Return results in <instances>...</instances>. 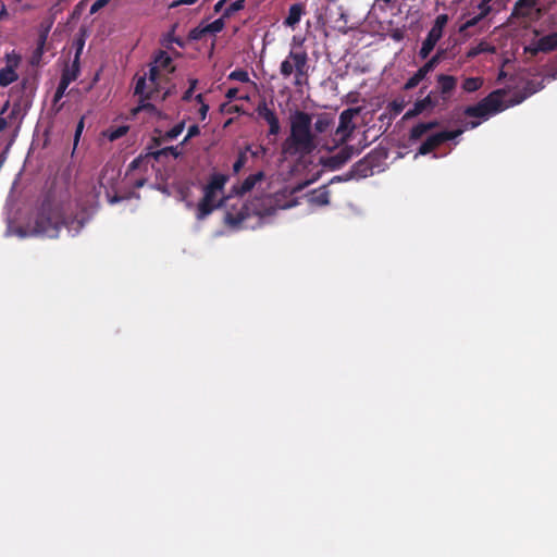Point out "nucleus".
Segmentation results:
<instances>
[{
    "mask_svg": "<svg viewBox=\"0 0 557 557\" xmlns=\"http://www.w3.org/2000/svg\"><path fill=\"white\" fill-rule=\"evenodd\" d=\"M542 88V83L529 81L522 90L516 91L507 101L504 100V96L507 94L506 89L493 90L476 104L467 107L465 109V114L471 117H486L488 115L497 114L510 107L520 104Z\"/></svg>",
    "mask_w": 557,
    "mask_h": 557,
    "instance_id": "obj_1",
    "label": "nucleus"
},
{
    "mask_svg": "<svg viewBox=\"0 0 557 557\" xmlns=\"http://www.w3.org/2000/svg\"><path fill=\"white\" fill-rule=\"evenodd\" d=\"M312 119L305 111L296 110L290 116V134L282 144V154L285 157H305L315 148L314 135L311 132Z\"/></svg>",
    "mask_w": 557,
    "mask_h": 557,
    "instance_id": "obj_2",
    "label": "nucleus"
},
{
    "mask_svg": "<svg viewBox=\"0 0 557 557\" xmlns=\"http://www.w3.org/2000/svg\"><path fill=\"white\" fill-rule=\"evenodd\" d=\"M74 224H76V232L84 226V223L78 220L66 221L62 207L51 197H46L38 209L33 230L38 235L57 238L62 226L71 227Z\"/></svg>",
    "mask_w": 557,
    "mask_h": 557,
    "instance_id": "obj_3",
    "label": "nucleus"
},
{
    "mask_svg": "<svg viewBox=\"0 0 557 557\" xmlns=\"http://www.w3.org/2000/svg\"><path fill=\"white\" fill-rule=\"evenodd\" d=\"M230 177L226 174L213 173L209 176L202 188L203 196L196 208V219L201 221L210 215L215 209L221 208L226 198L223 196L224 187Z\"/></svg>",
    "mask_w": 557,
    "mask_h": 557,
    "instance_id": "obj_4",
    "label": "nucleus"
},
{
    "mask_svg": "<svg viewBox=\"0 0 557 557\" xmlns=\"http://www.w3.org/2000/svg\"><path fill=\"white\" fill-rule=\"evenodd\" d=\"M275 212V208L272 206V198L264 196L256 198L250 205L240 202L239 209L232 208L225 212L224 222L233 227L240 228L243 223L251 215L268 216Z\"/></svg>",
    "mask_w": 557,
    "mask_h": 557,
    "instance_id": "obj_5",
    "label": "nucleus"
},
{
    "mask_svg": "<svg viewBox=\"0 0 557 557\" xmlns=\"http://www.w3.org/2000/svg\"><path fill=\"white\" fill-rule=\"evenodd\" d=\"M309 55L300 46L298 49H292L280 65V73L284 78L294 75L293 84L301 87L308 83L309 78Z\"/></svg>",
    "mask_w": 557,
    "mask_h": 557,
    "instance_id": "obj_6",
    "label": "nucleus"
},
{
    "mask_svg": "<svg viewBox=\"0 0 557 557\" xmlns=\"http://www.w3.org/2000/svg\"><path fill=\"white\" fill-rule=\"evenodd\" d=\"M448 22V15L447 14H440L436 16L434 24L432 28L429 30L425 39L422 42V46L419 50V57L424 60L426 59L438 40L443 36V30Z\"/></svg>",
    "mask_w": 557,
    "mask_h": 557,
    "instance_id": "obj_7",
    "label": "nucleus"
},
{
    "mask_svg": "<svg viewBox=\"0 0 557 557\" xmlns=\"http://www.w3.org/2000/svg\"><path fill=\"white\" fill-rule=\"evenodd\" d=\"M361 112V108H348L344 110L339 114V121L338 126L335 131V139L339 141L341 144L346 143L350 136L352 135L354 131L356 129V124L354 123V117L359 115Z\"/></svg>",
    "mask_w": 557,
    "mask_h": 557,
    "instance_id": "obj_8",
    "label": "nucleus"
},
{
    "mask_svg": "<svg viewBox=\"0 0 557 557\" xmlns=\"http://www.w3.org/2000/svg\"><path fill=\"white\" fill-rule=\"evenodd\" d=\"M461 134L462 129L442 131L440 133L432 134L421 144V146L418 149V153L422 156L429 154L445 141L455 139Z\"/></svg>",
    "mask_w": 557,
    "mask_h": 557,
    "instance_id": "obj_9",
    "label": "nucleus"
},
{
    "mask_svg": "<svg viewBox=\"0 0 557 557\" xmlns=\"http://www.w3.org/2000/svg\"><path fill=\"white\" fill-rule=\"evenodd\" d=\"M444 57V50H438L430 60H428L404 85L405 90L413 89L422 82L426 75L432 72Z\"/></svg>",
    "mask_w": 557,
    "mask_h": 557,
    "instance_id": "obj_10",
    "label": "nucleus"
},
{
    "mask_svg": "<svg viewBox=\"0 0 557 557\" xmlns=\"http://www.w3.org/2000/svg\"><path fill=\"white\" fill-rule=\"evenodd\" d=\"M354 153L355 149L352 146H344L337 152L321 158V163L330 170H338L351 159Z\"/></svg>",
    "mask_w": 557,
    "mask_h": 557,
    "instance_id": "obj_11",
    "label": "nucleus"
},
{
    "mask_svg": "<svg viewBox=\"0 0 557 557\" xmlns=\"http://www.w3.org/2000/svg\"><path fill=\"white\" fill-rule=\"evenodd\" d=\"M434 92L431 91L423 99H419L413 103V107L409 109L403 116V120H411L424 111H432L437 104L438 101L433 97Z\"/></svg>",
    "mask_w": 557,
    "mask_h": 557,
    "instance_id": "obj_12",
    "label": "nucleus"
},
{
    "mask_svg": "<svg viewBox=\"0 0 557 557\" xmlns=\"http://www.w3.org/2000/svg\"><path fill=\"white\" fill-rule=\"evenodd\" d=\"M159 92V88L152 87L147 81V76H136L134 96H138L139 100H152Z\"/></svg>",
    "mask_w": 557,
    "mask_h": 557,
    "instance_id": "obj_13",
    "label": "nucleus"
},
{
    "mask_svg": "<svg viewBox=\"0 0 557 557\" xmlns=\"http://www.w3.org/2000/svg\"><path fill=\"white\" fill-rule=\"evenodd\" d=\"M263 178H264L263 171H259L257 173L250 174L240 184L234 185L232 187V191L236 196H243V195L249 193L250 190H252V188L257 185V183L263 181Z\"/></svg>",
    "mask_w": 557,
    "mask_h": 557,
    "instance_id": "obj_14",
    "label": "nucleus"
},
{
    "mask_svg": "<svg viewBox=\"0 0 557 557\" xmlns=\"http://www.w3.org/2000/svg\"><path fill=\"white\" fill-rule=\"evenodd\" d=\"M536 4L537 0H518L512 8L510 20L530 17Z\"/></svg>",
    "mask_w": 557,
    "mask_h": 557,
    "instance_id": "obj_15",
    "label": "nucleus"
},
{
    "mask_svg": "<svg viewBox=\"0 0 557 557\" xmlns=\"http://www.w3.org/2000/svg\"><path fill=\"white\" fill-rule=\"evenodd\" d=\"M437 87L443 100L449 99L451 92L457 86V77L447 74H440L436 77Z\"/></svg>",
    "mask_w": 557,
    "mask_h": 557,
    "instance_id": "obj_16",
    "label": "nucleus"
},
{
    "mask_svg": "<svg viewBox=\"0 0 557 557\" xmlns=\"http://www.w3.org/2000/svg\"><path fill=\"white\" fill-rule=\"evenodd\" d=\"M372 173L373 162L370 160V156H367L351 166L349 177H367Z\"/></svg>",
    "mask_w": 557,
    "mask_h": 557,
    "instance_id": "obj_17",
    "label": "nucleus"
},
{
    "mask_svg": "<svg viewBox=\"0 0 557 557\" xmlns=\"http://www.w3.org/2000/svg\"><path fill=\"white\" fill-rule=\"evenodd\" d=\"M440 126V122L437 120L429 121V122H420L414 125L409 132V140L417 141L422 138L429 131H432Z\"/></svg>",
    "mask_w": 557,
    "mask_h": 557,
    "instance_id": "obj_18",
    "label": "nucleus"
},
{
    "mask_svg": "<svg viewBox=\"0 0 557 557\" xmlns=\"http://www.w3.org/2000/svg\"><path fill=\"white\" fill-rule=\"evenodd\" d=\"M305 14V5L302 3H294L289 7L288 14L283 24L287 27L294 28Z\"/></svg>",
    "mask_w": 557,
    "mask_h": 557,
    "instance_id": "obj_19",
    "label": "nucleus"
},
{
    "mask_svg": "<svg viewBox=\"0 0 557 557\" xmlns=\"http://www.w3.org/2000/svg\"><path fill=\"white\" fill-rule=\"evenodd\" d=\"M81 73V61H78V55H74V59L71 64H66L62 71L61 78L66 83L71 84L76 81Z\"/></svg>",
    "mask_w": 557,
    "mask_h": 557,
    "instance_id": "obj_20",
    "label": "nucleus"
},
{
    "mask_svg": "<svg viewBox=\"0 0 557 557\" xmlns=\"http://www.w3.org/2000/svg\"><path fill=\"white\" fill-rule=\"evenodd\" d=\"M141 111H146L150 115H153L159 120L165 119V114H163L154 104L149 102V100H144V99L139 100L138 106L133 108L131 113H132V115L136 116Z\"/></svg>",
    "mask_w": 557,
    "mask_h": 557,
    "instance_id": "obj_21",
    "label": "nucleus"
},
{
    "mask_svg": "<svg viewBox=\"0 0 557 557\" xmlns=\"http://www.w3.org/2000/svg\"><path fill=\"white\" fill-rule=\"evenodd\" d=\"M248 153H250V156L252 158H257L259 156L260 151H258V150L252 151L250 146H246V148L244 150H240L237 156L236 161L233 164V173L234 174H238L243 170V168L246 165V163L248 162Z\"/></svg>",
    "mask_w": 557,
    "mask_h": 557,
    "instance_id": "obj_22",
    "label": "nucleus"
},
{
    "mask_svg": "<svg viewBox=\"0 0 557 557\" xmlns=\"http://www.w3.org/2000/svg\"><path fill=\"white\" fill-rule=\"evenodd\" d=\"M557 49V32L545 35L537 40L536 51L550 52Z\"/></svg>",
    "mask_w": 557,
    "mask_h": 557,
    "instance_id": "obj_23",
    "label": "nucleus"
},
{
    "mask_svg": "<svg viewBox=\"0 0 557 557\" xmlns=\"http://www.w3.org/2000/svg\"><path fill=\"white\" fill-rule=\"evenodd\" d=\"M309 201L317 206H326L330 202V190L321 187L310 194Z\"/></svg>",
    "mask_w": 557,
    "mask_h": 557,
    "instance_id": "obj_24",
    "label": "nucleus"
},
{
    "mask_svg": "<svg viewBox=\"0 0 557 557\" xmlns=\"http://www.w3.org/2000/svg\"><path fill=\"white\" fill-rule=\"evenodd\" d=\"M17 79L14 69L7 65L0 70V86L7 87Z\"/></svg>",
    "mask_w": 557,
    "mask_h": 557,
    "instance_id": "obj_25",
    "label": "nucleus"
},
{
    "mask_svg": "<svg viewBox=\"0 0 557 557\" xmlns=\"http://www.w3.org/2000/svg\"><path fill=\"white\" fill-rule=\"evenodd\" d=\"M483 78L482 77H467L462 82V89L466 92H474L479 90L483 86Z\"/></svg>",
    "mask_w": 557,
    "mask_h": 557,
    "instance_id": "obj_26",
    "label": "nucleus"
},
{
    "mask_svg": "<svg viewBox=\"0 0 557 557\" xmlns=\"http://www.w3.org/2000/svg\"><path fill=\"white\" fill-rule=\"evenodd\" d=\"M334 120L327 114H321L315 123H314V129L318 133H325L329 131V128L333 125Z\"/></svg>",
    "mask_w": 557,
    "mask_h": 557,
    "instance_id": "obj_27",
    "label": "nucleus"
},
{
    "mask_svg": "<svg viewBox=\"0 0 557 557\" xmlns=\"http://www.w3.org/2000/svg\"><path fill=\"white\" fill-rule=\"evenodd\" d=\"M181 151L178 150V146H170V147H165V148H162L156 152H153V158L156 160H160L162 157H168V156H172L174 159L178 158L181 156Z\"/></svg>",
    "mask_w": 557,
    "mask_h": 557,
    "instance_id": "obj_28",
    "label": "nucleus"
},
{
    "mask_svg": "<svg viewBox=\"0 0 557 557\" xmlns=\"http://www.w3.org/2000/svg\"><path fill=\"white\" fill-rule=\"evenodd\" d=\"M493 51H494L493 47H491L485 41H481L475 47H472L471 49H469V51L467 52V58L472 59V58H475L476 55H479L481 53L493 52Z\"/></svg>",
    "mask_w": 557,
    "mask_h": 557,
    "instance_id": "obj_29",
    "label": "nucleus"
},
{
    "mask_svg": "<svg viewBox=\"0 0 557 557\" xmlns=\"http://www.w3.org/2000/svg\"><path fill=\"white\" fill-rule=\"evenodd\" d=\"M154 63L158 69H168L172 64V59L165 51L160 50L154 58Z\"/></svg>",
    "mask_w": 557,
    "mask_h": 557,
    "instance_id": "obj_30",
    "label": "nucleus"
},
{
    "mask_svg": "<svg viewBox=\"0 0 557 557\" xmlns=\"http://www.w3.org/2000/svg\"><path fill=\"white\" fill-rule=\"evenodd\" d=\"M224 18L225 17H220V18H216L215 21H213L212 23L208 24L205 26V30H207V34L210 33V34H216V33H220L223 30L224 26H225V23H224Z\"/></svg>",
    "mask_w": 557,
    "mask_h": 557,
    "instance_id": "obj_31",
    "label": "nucleus"
},
{
    "mask_svg": "<svg viewBox=\"0 0 557 557\" xmlns=\"http://www.w3.org/2000/svg\"><path fill=\"white\" fill-rule=\"evenodd\" d=\"M480 13L472 18L468 20L461 27L460 32H463L468 28L474 27L480 21H482L484 17H486L490 13H484L483 9H479Z\"/></svg>",
    "mask_w": 557,
    "mask_h": 557,
    "instance_id": "obj_32",
    "label": "nucleus"
},
{
    "mask_svg": "<svg viewBox=\"0 0 557 557\" xmlns=\"http://www.w3.org/2000/svg\"><path fill=\"white\" fill-rule=\"evenodd\" d=\"M246 0H236L235 2L231 3L224 11L223 17L228 18L231 17L235 12L240 11L245 7Z\"/></svg>",
    "mask_w": 557,
    "mask_h": 557,
    "instance_id": "obj_33",
    "label": "nucleus"
},
{
    "mask_svg": "<svg viewBox=\"0 0 557 557\" xmlns=\"http://www.w3.org/2000/svg\"><path fill=\"white\" fill-rule=\"evenodd\" d=\"M228 79L237 81V82H242V83H248L249 75H248L247 71L237 69L230 73Z\"/></svg>",
    "mask_w": 557,
    "mask_h": 557,
    "instance_id": "obj_34",
    "label": "nucleus"
},
{
    "mask_svg": "<svg viewBox=\"0 0 557 557\" xmlns=\"http://www.w3.org/2000/svg\"><path fill=\"white\" fill-rule=\"evenodd\" d=\"M258 113L265 122H270L277 117L276 113L269 109L265 103L258 107Z\"/></svg>",
    "mask_w": 557,
    "mask_h": 557,
    "instance_id": "obj_35",
    "label": "nucleus"
},
{
    "mask_svg": "<svg viewBox=\"0 0 557 557\" xmlns=\"http://www.w3.org/2000/svg\"><path fill=\"white\" fill-rule=\"evenodd\" d=\"M184 128H185V122H181V123L176 124L175 126H173L171 129H169L165 133L164 138L169 139V140L175 139L183 133Z\"/></svg>",
    "mask_w": 557,
    "mask_h": 557,
    "instance_id": "obj_36",
    "label": "nucleus"
},
{
    "mask_svg": "<svg viewBox=\"0 0 557 557\" xmlns=\"http://www.w3.org/2000/svg\"><path fill=\"white\" fill-rule=\"evenodd\" d=\"M147 76V81L152 87L158 88V79L160 77V70L158 66H150L148 74H145Z\"/></svg>",
    "mask_w": 557,
    "mask_h": 557,
    "instance_id": "obj_37",
    "label": "nucleus"
},
{
    "mask_svg": "<svg viewBox=\"0 0 557 557\" xmlns=\"http://www.w3.org/2000/svg\"><path fill=\"white\" fill-rule=\"evenodd\" d=\"M69 85H70L69 83H66L65 81L60 78L59 85H58L57 90L53 96V103H57L58 101H60L63 98Z\"/></svg>",
    "mask_w": 557,
    "mask_h": 557,
    "instance_id": "obj_38",
    "label": "nucleus"
},
{
    "mask_svg": "<svg viewBox=\"0 0 557 557\" xmlns=\"http://www.w3.org/2000/svg\"><path fill=\"white\" fill-rule=\"evenodd\" d=\"M196 101L198 103H200V108L198 110V113H199V116H200V120L203 121L206 117H207V114H208V111H209V106L207 103L203 102V96L202 94H198L196 97H195Z\"/></svg>",
    "mask_w": 557,
    "mask_h": 557,
    "instance_id": "obj_39",
    "label": "nucleus"
},
{
    "mask_svg": "<svg viewBox=\"0 0 557 557\" xmlns=\"http://www.w3.org/2000/svg\"><path fill=\"white\" fill-rule=\"evenodd\" d=\"M128 131V126H119L115 129L111 131L109 134V139L114 141L121 137H123Z\"/></svg>",
    "mask_w": 557,
    "mask_h": 557,
    "instance_id": "obj_40",
    "label": "nucleus"
},
{
    "mask_svg": "<svg viewBox=\"0 0 557 557\" xmlns=\"http://www.w3.org/2000/svg\"><path fill=\"white\" fill-rule=\"evenodd\" d=\"M200 134V128L198 125L194 124L188 127L187 135L183 139V141L180 144L181 146L185 145L190 138L196 137Z\"/></svg>",
    "mask_w": 557,
    "mask_h": 557,
    "instance_id": "obj_41",
    "label": "nucleus"
},
{
    "mask_svg": "<svg viewBox=\"0 0 557 557\" xmlns=\"http://www.w3.org/2000/svg\"><path fill=\"white\" fill-rule=\"evenodd\" d=\"M392 111L395 114H399L406 107V102L404 99H395L389 103Z\"/></svg>",
    "mask_w": 557,
    "mask_h": 557,
    "instance_id": "obj_42",
    "label": "nucleus"
},
{
    "mask_svg": "<svg viewBox=\"0 0 557 557\" xmlns=\"http://www.w3.org/2000/svg\"><path fill=\"white\" fill-rule=\"evenodd\" d=\"M52 24H53V21H50L47 28L39 35L36 48H41V49L45 48L47 37H48V32H49L50 27L52 26Z\"/></svg>",
    "mask_w": 557,
    "mask_h": 557,
    "instance_id": "obj_43",
    "label": "nucleus"
},
{
    "mask_svg": "<svg viewBox=\"0 0 557 557\" xmlns=\"http://www.w3.org/2000/svg\"><path fill=\"white\" fill-rule=\"evenodd\" d=\"M267 123L269 124V135L276 136L281 131L278 117Z\"/></svg>",
    "mask_w": 557,
    "mask_h": 557,
    "instance_id": "obj_44",
    "label": "nucleus"
},
{
    "mask_svg": "<svg viewBox=\"0 0 557 557\" xmlns=\"http://www.w3.org/2000/svg\"><path fill=\"white\" fill-rule=\"evenodd\" d=\"M206 34L207 30H205V27H196L190 30L189 38L193 40H200Z\"/></svg>",
    "mask_w": 557,
    "mask_h": 557,
    "instance_id": "obj_45",
    "label": "nucleus"
},
{
    "mask_svg": "<svg viewBox=\"0 0 557 557\" xmlns=\"http://www.w3.org/2000/svg\"><path fill=\"white\" fill-rule=\"evenodd\" d=\"M110 1L111 0H96L90 8V13L94 14L98 12L99 10L104 8Z\"/></svg>",
    "mask_w": 557,
    "mask_h": 557,
    "instance_id": "obj_46",
    "label": "nucleus"
},
{
    "mask_svg": "<svg viewBox=\"0 0 557 557\" xmlns=\"http://www.w3.org/2000/svg\"><path fill=\"white\" fill-rule=\"evenodd\" d=\"M165 40L168 42L166 47H169V44H172V42L177 44L180 47H183V45H184L181 38L174 36V28L172 29L171 33L168 34Z\"/></svg>",
    "mask_w": 557,
    "mask_h": 557,
    "instance_id": "obj_47",
    "label": "nucleus"
},
{
    "mask_svg": "<svg viewBox=\"0 0 557 557\" xmlns=\"http://www.w3.org/2000/svg\"><path fill=\"white\" fill-rule=\"evenodd\" d=\"M83 129H84V117H82L79 120V122L77 123V125H76L75 136H74V144H75V146L77 145V143L79 140V137L82 135Z\"/></svg>",
    "mask_w": 557,
    "mask_h": 557,
    "instance_id": "obj_48",
    "label": "nucleus"
},
{
    "mask_svg": "<svg viewBox=\"0 0 557 557\" xmlns=\"http://www.w3.org/2000/svg\"><path fill=\"white\" fill-rule=\"evenodd\" d=\"M44 54V49L36 48L33 55H32V64H38L40 62V59Z\"/></svg>",
    "mask_w": 557,
    "mask_h": 557,
    "instance_id": "obj_49",
    "label": "nucleus"
},
{
    "mask_svg": "<svg viewBox=\"0 0 557 557\" xmlns=\"http://www.w3.org/2000/svg\"><path fill=\"white\" fill-rule=\"evenodd\" d=\"M61 3L57 1L51 8H50V14H51V21L54 22L55 16L62 11Z\"/></svg>",
    "mask_w": 557,
    "mask_h": 557,
    "instance_id": "obj_50",
    "label": "nucleus"
},
{
    "mask_svg": "<svg viewBox=\"0 0 557 557\" xmlns=\"http://www.w3.org/2000/svg\"><path fill=\"white\" fill-rule=\"evenodd\" d=\"M493 0H481L478 4V9H483L484 13H491L492 7L490 5V3Z\"/></svg>",
    "mask_w": 557,
    "mask_h": 557,
    "instance_id": "obj_51",
    "label": "nucleus"
},
{
    "mask_svg": "<svg viewBox=\"0 0 557 557\" xmlns=\"http://www.w3.org/2000/svg\"><path fill=\"white\" fill-rule=\"evenodd\" d=\"M197 1L198 0H175L170 4V8H176V7L183 5V4L190 5V4L196 3Z\"/></svg>",
    "mask_w": 557,
    "mask_h": 557,
    "instance_id": "obj_52",
    "label": "nucleus"
},
{
    "mask_svg": "<svg viewBox=\"0 0 557 557\" xmlns=\"http://www.w3.org/2000/svg\"><path fill=\"white\" fill-rule=\"evenodd\" d=\"M237 95H238V88L234 87V88H230L226 94H225V97L232 101L234 99L237 98Z\"/></svg>",
    "mask_w": 557,
    "mask_h": 557,
    "instance_id": "obj_53",
    "label": "nucleus"
},
{
    "mask_svg": "<svg viewBox=\"0 0 557 557\" xmlns=\"http://www.w3.org/2000/svg\"><path fill=\"white\" fill-rule=\"evenodd\" d=\"M84 45H85L84 39H77V40H76V51H75V55H78V61H81V54H82V52H83Z\"/></svg>",
    "mask_w": 557,
    "mask_h": 557,
    "instance_id": "obj_54",
    "label": "nucleus"
},
{
    "mask_svg": "<svg viewBox=\"0 0 557 557\" xmlns=\"http://www.w3.org/2000/svg\"><path fill=\"white\" fill-rule=\"evenodd\" d=\"M193 94H194V90H191V89H187V90L184 92V95H183V97H182V100H184V101H189V100L191 99V97H193Z\"/></svg>",
    "mask_w": 557,
    "mask_h": 557,
    "instance_id": "obj_55",
    "label": "nucleus"
},
{
    "mask_svg": "<svg viewBox=\"0 0 557 557\" xmlns=\"http://www.w3.org/2000/svg\"><path fill=\"white\" fill-rule=\"evenodd\" d=\"M226 0H220L214 5V12H220L225 4Z\"/></svg>",
    "mask_w": 557,
    "mask_h": 557,
    "instance_id": "obj_56",
    "label": "nucleus"
},
{
    "mask_svg": "<svg viewBox=\"0 0 557 557\" xmlns=\"http://www.w3.org/2000/svg\"><path fill=\"white\" fill-rule=\"evenodd\" d=\"M5 16H8V12H7L5 5L2 4L1 11H0V21L3 20Z\"/></svg>",
    "mask_w": 557,
    "mask_h": 557,
    "instance_id": "obj_57",
    "label": "nucleus"
},
{
    "mask_svg": "<svg viewBox=\"0 0 557 557\" xmlns=\"http://www.w3.org/2000/svg\"><path fill=\"white\" fill-rule=\"evenodd\" d=\"M198 81L197 79H189V87L188 89H191L195 91V88L197 86Z\"/></svg>",
    "mask_w": 557,
    "mask_h": 557,
    "instance_id": "obj_58",
    "label": "nucleus"
},
{
    "mask_svg": "<svg viewBox=\"0 0 557 557\" xmlns=\"http://www.w3.org/2000/svg\"><path fill=\"white\" fill-rule=\"evenodd\" d=\"M339 20L343 21L344 24H347V15L342 9H341V13H339Z\"/></svg>",
    "mask_w": 557,
    "mask_h": 557,
    "instance_id": "obj_59",
    "label": "nucleus"
},
{
    "mask_svg": "<svg viewBox=\"0 0 557 557\" xmlns=\"http://www.w3.org/2000/svg\"><path fill=\"white\" fill-rule=\"evenodd\" d=\"M138 163H139V160L138 159H135L132 161V163L129 164V168L131 169H136L138 166Z\"/></svg>",
    "mask_w": 557,
    "mask_h": 557,
    "instance_id": "obj_60",
    "label": "nucleus"
},
{
    "mask_svg": "<svg viewBox=\"0 0 557 557\" xmlns=\"http://www.w3.org/2000/svg\"><path fill=\"white\" fill-rule=\"evenodd\" d=\"M7 126V121L3 117H0V132L4 129Z\"/></svg>",
    "mask_w": 557,
    "mask_h": 557,
    "instance_id": "obj_61",
    "label": "nucleus"
},
{
    "mask_svg": "<svg viewBox=\"0 0 557 557\" xmlns=\"http://www.w3.org/2000/svg\"><path fill=\"white\" fill-rule=\"evenodd\" d=\"M71 0H58L59 3H69Z\"/></svg>",
    "mask_w": 557,
    "mask_h": 557,
    "instance_id": "obj_62",
    "label": "nucleus"
},
{
    "mask_svg": "<svg viewBox=\"0 0 557 557\" xmlns=\"http://www.w3.org/2000/svg\"><path fill=\"white\" fill-rule=\"evenodd\" d=\"M480 124V122H472V127H476Z\"/></svg>",
    "mask_w": 557,
    "mask_h": 557,
    "instance_id": "obj_63",
    "label": "nucleus"
},
{
    "mask_svg": "<svg viewBox=\"0 0 557 557\" xmlns=\"http://www.w3.org/2000/svg\"><path fill=\"white\" fill-rule=\"evenodd\" d=\"M168 96V92H165L163 96H162V99L164 100Z\"/></svg>",
    "mask_w": 557,
    "mask_h": 557,
    "instance_id": "obj_64",
    "label": "nucleus"
}]
</instances>
